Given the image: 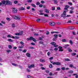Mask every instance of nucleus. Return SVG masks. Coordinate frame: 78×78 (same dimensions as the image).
<instances>
[{"label":"nucleus","mask_w":78,"mask_h":78,"mask_svg":"<svg viewBox=\"0 0 78 78\" xmlns=\"http://www.w3.org/2000/svg\"><path fill=\"white\" fill-rule=\"evenodd\" d=\"M24 47V45L22 44V45H21V46H20L19 47V48H23Z\"/></svg>","instance_id":"dca6fc26"},{"label":"nucleus","mask_w":78,"mask_h":78,"mask_svg":"<svg viewBox=\"0 0 78 78\" xmlns=\"http://www.w3.org/2000/svg\"><path fill=\"white\" fill-rule=\"evenodd\" d=\"M35 65L34 64H32L30 65H29L28 66V68L29 69H30L31 68H33L34 67Z\"/></svg>","instance_id":"423d86ee"},{"label":"nucleus","mask_w":78,"mask_h":78,"mask_svg":"<svg viewBox=\"0 0 78 78\" xmlns=\"http://www.w3.org/2000/svg\"><path fill=\"white\" fill-rule=\"evenodd\" d=\"M52 10H53V11H55V7H52Z\"/></svg>","instance_id":"e433bc0d"},{"label":"nucleus","mask_w":78,"mask_h":78,"mask_svg":"<svg viewBox=\"0 0 78 78\" xmlns=\"http://www.w3.org/2000/svg\"><path fill=\"white\" fill-rule=\"evenodd\" d=\"M39 12H43V10H40L39 11Z\"/></svg>","instance_id":"0e129e2a"},{"label":"nucleus","mask_w":78,"mask_h":78,"mask_svg":"<svg viewBox=\"0 0 78 78\" xmlns=\"http://www.w3.org/2000/svg\"><path fill=\"white\" fill-rule=\"evenodd\" d=\"M52 64L53 65H57V66H61V63L59 62H54Z\"/></svg>","instance_id":"7ed1b4c3"},{"label":"nucleus","mask_w":78,"mask_h":78,"mask_svg":"<svg viewBox=\"0 0 78 78\" xmlns=\"http://www.w3.org/2000/svg\"><path fill=\"white\" fill-rule=\"evenodd\" d=\"M50 34V32L48 31H47L46 33V35H48Z\"/></svg>","instance_id":"3c124183"},{"label":"nucleus","mask_w":78,"mask_h":78,"mask_svg":"<svg viewBox=\"0 0 78 78\" xmlns=\"http://www.w3.org/2000/svg\"><path fill=\"white\" fill-rule=\"evenodd\" d=\"M54 50H55V51H57V50H58V48H55L54 49Z\"/></svg>","instance_id":"6e6d98bb"},{"label":"nucleus","mask_w":78,"mask_h":78,"mask_svg":"<svg viewBox=\"0 0 78 78\" xmlns=\"http://www.w3.org/2000/svg\"><path fill=\"white\" fill-rule=\"evenodd\" d=\"M77 74H73V75L75 76V75H76L75 76V78H78V75H77Z\"/></svg>","instance_id":"ddd939ff"},{"label":"nucleus","mask_w":78,"mask_h":78,"mask_svg":"<svg viewBox=\"0 0 78 78\" xmlns=\"http://www.w3.org/2000/svg\"><path fill=\"white\" fill-rule=\"evenodd\" d=\"M49 68H50L51 69L53 67V65L51 64H50L49 65Z\"/></svg>","instance_id":"6ab92c4d"},{"label":"nucleus","mask_w":78,"mask_h":78,"mask_svg":"<svg viewBox=\"0 0 78 78\" xmlns=\"http://www.w3.org/2000/svg\"><path fill=\"white\" fill-rule=\"evenodd\" d=\"M15 39H19V37H18V36H15Z\"/></svg>","instance_id":"c85d7f7f"},{"label":"nucleus","mask_w":78,"mask_h":78,"mask_svg":"<svg viewBox=\"0 0 78 78\" xmlns=\"http://www.w3.org/2000/svg\"><path fill=\"white\" fill-rule=\"evenodd\" d=\"M36 4L37 5H40V2H37Z\"/></svg>","instance_id":"a19ab883"},{"label":"nucleus","mask_w":78,"mask_h":78,"mask_svg":"<svg viewBox=\"0 0 78 78\" xmlns=\"http://www.w3.org/2000/svg\"><path fill=\"white\" fill-rule=\"evenodd\" d=\"M69 67H71V68H73V64L70 65Z\"/></svg>","instance_id":"a878e982"},{"label":"nucleus","mask_w":78,"mask_h":78,"mask_svg":"<svg viewBox=\"0 0 78 78\" xmlns=\"http://www.w3.org/2000/svg\"><path fill=\"white\" fill-rule=\"evenodd\" d=\"M43 38H42L41 37H39V40L40 41H42Z\"/></svg>","instance_id":"864d4df0"},{"label":"nucleus","mask_w":78,"mask_h":78,"mask_svg":"<svg viewBox=\"0 0 78 78\" xmlns=\"http://www.w3.org/2000/svg\"><path fill=\"white\" fill-rule=\"evenodd\" d=\"M37 22H40L41 21V19H38L37 20Z\"/></svg>","instance_id":"052dcab7"},{"label":"nucleus","mask_w":78,"mask_h":78,"mask_svg":"<svg viewBox=\"0 0 78 78\" xmlns=\"http://www.w3.org/2000/svg\"><path fill=\"white\" fill-rule=\"evenodd\" d=\"M53 41H56L57 40V38H55V37L53 38Z\"/></svg>","instance_id":"a211bd4d"},{"label":"nucleus","mask_w":78,"mask_h":78,"mask_svg":"<svg viewBox=\"0 0 78 78\" xmlns=\"http://www.w3.org/2000/svg\"><path fill=\"white\" fill-rule=\"evenodd\" d=\"M58 48H59V49H62V47L61 46H60L58 47Z\"/></svg>","instance_id":"bf43d9fd"},{"label":"nucleus","mask_w":78,"mask_h":78,"mask_svg":"<svg viewBox=\"0 0 78 78\" xmlns=\"http://www.w3.org/2000/svg\"><path fill=\"white\" fill-rule=\"evenodd\" d=\"M49 24L51 26H54L55 23L54 22H52V23L50 22L49 23Z\"/></svg>","instance_id":"6e6552de"},{"label":"nucleus","mask_w":78,"mask_h":78,"mask_svg":"<svg viewBox=\"0 0 78 78\" xmlns=\"http://www.w3.org/2000/svg\"><path fill=\"white\" fill-rule=\"evenodd\" d=\"M45 12L46 13H49V10L47 9H45Z\"/></svg>","instance_id":"f3484780"},{"label":"nucleus","mask_w":78,"mask_h":78,"mask_svg":"<svg viewBox=\"0 0 78 78\" xmlns=\"http://www.w3.org/2000/svg\"><path fill=\"white\" fill-rule=\"evenodd\" d=\"M8 41H9V42H12L13 41L11 39H9Z\"/></svg>","instance_id":"bb28decb"},{"label":"nucleus","mask_w":78,"mask_h":78,"mask_svg":"<svg viewBox=\"0 0 78 78\" xmlns=\"http://www.w3.org/2000/svg\"><path fill=\"white\" fill-rule=\"evenodd\" d=\"M26 56H27L28 58H30L31 57V54L30 53H26Z\"/></svg>","instance_id":"1a4fd4ad"},{"label":"nucleus","mask_w":78,"mask_h":78,"mask_svg":"<svg viewBox=\"0 0 78 78\" xmlns=\"http://www.w3.org/2000/svg\"><path fill=\"white\" fill-rule=\"evenodd\" d=\"M39 7L40 8H42V7H43V5L42 4H40L39 5Z\"/></svg>","instance_id":"58836bf2"},{"label":"nucleus","mask_w":78,"mask_h":78,"mask_svg":"<svg viewBox=\"0 0 78 78\" xmlns=\"http://www.w3.org/2000/svg\"><path fill=\"white\" fill-rule=\"evenodd\" d=\"M72 56H75L76 55V53L74 52L72 54Z\"/></svg>","instance_id":"49530a36"},{"label":"nucleus","mask_w":78,"mask_h":78,"mask_svg":"<svg viewBox=\"0 0 78 78\" xmlns=\"http://www.w3.org/2000/svg\"><path fill=\"white\" fill-rule=\"evenodd\" d=\"M19 34H20L19 35L20 36L23 35V31H21L20 32H19Z\"/></svg>","instance_id":"4468645a"},{"label":"nucleus","mask_w":78,"mask_h":78,"mask_svg":"<svg viewBox=\"0 0 78 78\" xmlns=\"http://www.w3.org/2000/svg\"><path fill=\"white\" fill-rule=\"evenodd\" d=\"M44 16L45 17H48V15H47V14H44Z\"/></svg>","instance_id":"603ef678"},{"label":"nucleus","mask_w":78,"mask_h":78,"mask_svg":"<svg viewBox=\"0 0 78 78\" xmlns=\"http://www.w3.org/2000/svg\"><path fill=\"white\" fill-rule=\"evenodd\" d=\"M39 44H44V42H43V41H40L39 42Z\"/></svg>","instance_id":"2f4dec72"},{"label":"nucleus","mask_w":78,"mask_h":78,"mask_svg":"<svg viewBox=\"0 0 78 78\" xmlns=\"http://www.w3.org/2000/svg\"><path fill=\"white\" fill-rule=\"evenodd\" d=\"M12 64L13 66H17V64H14L13 63H12Z\"/></svg>","instance_id":"412c9836"},{"label":"nucleus","mask_w":78,"mask_h":78,"mask_svg":"<svg viewBox=\"0 0 78 78\" xmlns=\"http://www.w3.org/2000/svg\"><path fill=\"white\" fill-rule=\"evenodd\" d=\"M20 10L21 11H22L23 10H25V8H23V7H21L20 8Z\"/></svg>","instance_id":"37998d69"},{"label":"nucleus","mask_w":78,"mask_h":78,"mask_svg":"<svg viewBox=\"0 0 78 78\" xmlns=\"http://www.w3.org/2000/svg\"><path fill=\"white\" fill-rule=\"evenodd\" d=\"M20 44L21 45H24V43H23V41H20Z\"/></svg>","instance_id":"72a5a7b5"},{"label":"nucleus","mask_w":78,"mask_h":78,"mask_svg":"<svg viewBox=\"0 0 78 78\" xmlns=\"http://www.w3.org/2000/svg\"><path fill=\"white\" fill-rule=\"evenodd\" d=\"M19 33H18L15 34V35H16V36H19Z\"/></svg>","instance_id":"5fc2aeb1"},{"label":"nucleus","mask_w":78,"mask_h":78,"mask_svg":"<svg viewBox=\"0 0 78 78\" xmlns=\"http://www.w3.org/2000/svg\"><path fill=\"white\" fill-rule=\"evenodd\" d=\"M7 37H9V38H11V35H8Z\"/></svg>","instance_id":"4c0bfd02"},{"label":"nucleus","mask_w":78,"mask_h":78,"mask_svg":"<svg viewBox=\"0 0 78 78\" xmlns=\"http://www.w3.org/2000/svg\"><path fill=\"white\" fill-rule=\"evenodd\" d=\"M51 33L52 34H54V33H56V34H58V33H59V32L57 31H51Z\"/></svg>","instance_id":"9d476101"},{"label":"nucleus","mask_w":78,"mask_h":78,"mask_svg":"<svg viewBox=\"0 0 78 78\" xmlns=\"http://www.w3.org/2000/svg\"><path fill=\"white\" fill-rule=\"evenodd\" d=\"M8 53H10V52H11V50H8L6 51Z\"/></svg>","instance_id":"7c9ffc66"},{"label":"nucleus","mask_w":78,"mask_h":78,"mask_svg":"<svg viewBox=\"0 0 78 78\" xmlns=\"http://www.w3.org/2000/svg\"><path fill=\"white\" fill-rule=\"evenodd\" d=\"M73 35H74V36H75V35H76V34H75V32H73Z\"/></svg>","instance_id":"338daca9"},{"label":"nucleus","mask_w":78,"mask_h":78,"mask_svg":"<svg viewBox=\"0 0 78 78\" xmlns=\"http://www.w3.org/2000/svg\"><path fill=\"white\" fill-rule=\"evenodd\" d=\"M49 76H54V75H55V74H53L51 72L49 73Z\"/></svg>","instance_id":"9b49d317"},{"label":"nucleus","mask_w":78,"mask_h":78,"mask_svg":"<svg viewBox=\"0 0 78 78\" xmlns=\"http://www.w3.org/2000/svg\"><path fill=\"white\" fill-rule=\"evenodd\" d=\"M57 10H61V8L59 7H57Z\"/></svg>","instance_id":"4d7b16f0"},{"label":"nucleus","mask_w":78,"mask_h":78,"mask_svg":"<svg viewBox=\"0 0 78 78\" xmlns=\"http://www.w3.org/2000/svg\"><path fill=\"white\" fill-rule=\"evenodd\" d=\"M12 12L13 13H17V9L14 7L12 8Z\"/></svg>","instance_id":"f03ea898"},{"label":"nucleus","mask_w":78,"mask_h":78,"mask_svg":"<svg viewBox=\"0 0 78 78\" xmlns=\"http://www.w3.org/2000/svg\"><path fill=\"white\" fill-rule=\"evenodd\" d=\"M47 54L48 56H50V52H48L47 53Z\"/></svg>","instance_id":"8fccbe9b"},{"label":"nucleus","mask_w":78,"mask_h":78,"mask_svg":"<svg viewBox=\"0 0 78 78\" xmlns=\"http://www.w3.org/2000/svg\"><path fill=\"white\" fill-rule=\"evenodd\" d=\"M57 0H54V3L56 4L57 3Z\"/></svg>","instance_id":"de8ad7c7"},{"label":"nucleus","mask_w":78,"mask_h":78,"mask_svg":"<svg viewBox=\"0 0 78 78\" xmlns=\"http://www.w3.org/2000/svg\"><path fill=\"white\" fill-rule=\"evenodd\" d=\"M40 62H45V60L44 59H40Z\"/></svg>","instance_id":"f8f14e48"},{"label":"nucleus","mask_w":78,"mask_h":78,"mask_svg":"<svg viewBox=\"0 0 78 78\" xmlns=\"http://www.w3.org/2000/svg\"><path fill=\"white\" fill-rule=\"evenodd\" d=\"M58 51H64V50L62 49H60Z\"/></svg>","instance_id":"13d9d810"},{"label":"nucleus","mask_w":78,"mask_h":78,"mask_svg":"<svg viewBox=\"0 0 78 78\" xmlns=\"http://www.w3.org/2000/svg\"><path fill=\"white\" fill-rule=\"evenodd\" d=\"M31 6H33V7H36V5L34 4H31Z\"/></svg>","instance_id":"393cba45"},{"label":"nucleus","mask_w":78,"mask_h":78,"mask_svg":"<svg viewBox=\"0 0 78 78\" xmlns=\"http://www.w3.org/2000/svg\"><path fill=\"white\" fill-rule=\"evenodd\" d=\"M54 36L55 37V38H57V37H58V35L55 34L54 35Z\"/></svg>","instance_id":"79ce46f5"},{"label":"nucleus","mask_w":78,"mask_h":78,"mask_svg":"<svg viewBox=\"0 0 78 78\" xmlns=\"http://www.w3.org/2000/svg\"><path fill=\"white\" fill-rule=\"evenodd\" d=\"M45 72L47 73H50V71L48 70H46Z\"/></svg>","instance_id":"a18cd8bd"},{"label":"nucleus","mask_w":78,"mask_h":78,"mask_svg":"<svg viewBox=\"0 0 78 78\" xmlns=\"http://www.w3.org/2000/svg\"><path fill=\"white\" fill-rule=\"evenodd\" d=\"M13 17L15 19H16V20H20V18H19L16 16H13Z\"/></svg>","instance_id":"0eeeda50"},{"label":"nucleus","mask_w":78,"mask_h":78,"mask_svg":"<svg viewBox=\"0 0 78 78\" xmlns=\"http://www.w3.org/2000/svg\"><path fill=\"white\" fill-rule=\"evenodd\" d=\"M61 69L62 70H65L66 68L65 67H62L61 68Z\"/></svg>","instance_id":"09e8293b"},{"label":"nucleus","mask_w":78,"mask_h":78,"mask_svg":"<svg viewBox=\"0 0 78 78\" xmlns=\"http://www.w3.org/2000/svg\"><path fill=\"white\" fill-rule=\"evenodd\" d=\"M8 47L10 49H11V48H12V46L11 45H9Z\"/></svg>","instance_id":"c756f323"},{"label":"nucleus","mask_w":78,"mask_h":78,"mask_svg":"<svg viewBox=\"0 0 78 78\" xmlns=\"http://www.w3.org/2000/svg\"><path fill=\"white\" fill-rule=\"evenodd\" d=\"M41 3L42 4H44V3H45V2L43 0H41Z\"/></svg>","instance_id":"f704fd0d"},{"label":"nucleus","mask_w":78,"mask_h":78,"mask_svg":"<svg viewBox=\"0 0 78 78\" xmlns=\"http://www.w3.org/2000/svg\"><path fill=\"white\" fill-rule=\"evenodd\" d=\"M2 2H0V6L2 4L5 5H12V2L9 1V0H2L1 1Z\"/></svg>","instance_id":"f257e3e1"},{"label":"nucleus","mask_w":78,"mask_h":78,"mask_svg":"<svg viewBox=\"0 0 78 78\" xmlns=\"http://www.w3.org/2000/svg\"><path fill=\"white\" fill-rule=\"evenodd\" d=\"M18 3V1H14V4H17Z\"/></svg>","instance_id":"cd10ccee"},{"label":"nucleus","mask_w":78,"mask_h":78,"mask_svg":"<svg viewBox=\"0 0 78 78\" xmlns=\"http://www.w3.org/2000/svg\"><path fill=\"white\" fill-rule=\"evenodd\" d=\"M30 41H32V40H33V39H34V38L33 37H30Z\"/></svg>","instance_id":"aec40b11"},{"label":"nucleus","mask_w":78,"mask_h":78,"mask_svg":"<svg viewBox=\"0 0 78 78\" xmlns=\"http://www.w3.org/2000/svg\"><path fill=\"white\" fill-rule=\"evenodd\" d=\"M27 2L31 3V2H32V0H27Z\"/></svg>","instance_id":"ea45409f"},{"label":"nucleus","mask_w":78,"mask_h":78,"mask_svg":"<svg viewBox=\"0 0 78 78\" xmlns=\"http://www.w3.org/2000/svg\"><path fill=\"white\" fill-rule=\"evenodd\" d=\"M61 16L62 17H66V11H64L63 14H62L61 15Z\"/></svg>","instance_id":"20e7f679"},{"label":"nucleus","mask_w":78,"mask_h":78,"mask_svg":"<svg viewBox=\"0 0 78 78\" xmlns=\"http://www.w3.org/2000/svg\"><path fill=\"white\" fill-rule=\"evenodd\" d=\"M73 72L72 70H70L69 71L68 73H72Z\"/></svg>","instance_id":"c9c22d12"},{"label":"nucleus","mask_w":78,"mask_h":78,"mask_svg":"<svg viewBox=\"0 0 78 78\" xmlns=\"http://www.w3.org/2000/svg\"><path fill=\"white\" fill-rule=\"evenodd\" d=\"M51 44L54 46V47H58V45H56V43L54 42H52L51 43Z\"/></svg>","instance_id":"39448f33"},{"label":"nucleus","mask_w":78,"mask_h":78,"mask_svg":"<svg viewBox=\"0 0 78 78\" xmlns=\"http://www.w3.org/2000/svg\"><path fill=\"white\" fill-rule=\"evenodd\" d=\"M68 4H69V5H72V3L70 2H69Z\"/></svg>","instance_id":"680f3d73"},{"label":"nucleus","mask_w":78,"mask_h":78,"mask_svg":"<svg viewBox=\"0 0 78 78\" xmlns=\"http://www.w3.org/2000/svg\"><path fill=\"white\" fill-rule=\"evenodd\" d=\"M69 42L70 44L71 45H73V42H72V40H70L69 41Z\"/></svg>","instance_id":"2eb2a0df"},{"label":"nucleus","mask_w":78,"mask_h":78,"mask_svg":"<svg viewBox=\"0 0 78 78\" xmlns=\"http://www.w3.org/2000/svg\"><path fill=\"white\" fill-rule=\"evenodd\" d=\"M74 12H73V11H72V10H70V12H69V13H70V14H73V13Z\"/></svg>","instance_id":"473e14b6"},{"label":"nucleus","mask_w":78,"mask_h":78,"mask_svg":"<svg viewBox=\"0 0 78 78\" xmlns=\"http://www.w3.org/2000/svg\"><path fill=\"white\" fill-rule=\"evenodd\" d=\"M68 50L69 52H72V50L70 48L68 49Z\"/></svg>","instance_id":"4be33fe9"},{"label":"nucleus","mask_w":78,"mask_h":78,"mask_svg":"<svg viewBox=\"0 0 78 78\" xmlns=\"http://www.w3.org/2000/svg\"><path fill=\"white\" fill-rule=\"evenodd\" d=\"M62 42H67V40H66V39H62Z\"/></svg>","instance_id":"b1692460"},{"label":"nucleus","mask_w":78,"mask_h":78,"mask_svg":"<svg viewBox=\"0 0 78 78\" xmlns=\"http://www.w3.org/2000/svg\"><path fill=\"white\" fill-rule=\"evenodd\" d=\"M56 70L57 71H58L59 70H61V69L59 68H57Z\"/></svg>","instance_id":"69168bd1"},{"label":"nucleus","mask_w":78,"mask_h":78,"mask_svg":"<svg viewBox=\"0 0 78 78\" xmlns=\"http://www.w3.org/2000/svg\"><path fill=\"white\" fill-rule=\"evenodd\" d=\"M13 50H16V49L17 48V47L15 46L13 48Z\"/></svg>","instance_id":"e2e57ef3"},{"label":"nucleus","mask_w":78,"mask_h":78,"mask_svg":"<svg viewBox=\"0 0 78 78\" xmlns=\"http://www.w3.org/2000/svg\"><path fill=\"white\" fill-rule=\"evenodd\" d=\"M27 52V49H24L23 51V53H26Z\"/></svg>","instance_id":"c03bdc74"},{"label":"nucleus","mask_w":78,"mask_h":78,"mask_svg":"<svg viewBox=\"0 0 78 78\" xmlns=\"http://www.w3.org/2000/svg\"><path fill=\"white\" fill-rule=\"evenodd\" d=\"M66 61H70V60L69 58H66L65 59Z\"/></svg>","instance_id":"5701e85b"},{"label":"nucleus","mask_w":78,"mask_h":78,"mask_svg":"<svg viewBox=\"0 0 78 78\" xmlns=\"http://www.w3.org/2000/svg\"><path fill=\"white\" fill-rule=\"evenodd\" d=\"M27 78H30L31 77H32L31 76L29 75H27Z\"/></svg>","instance_id":"774afa93"}]
</instances>
